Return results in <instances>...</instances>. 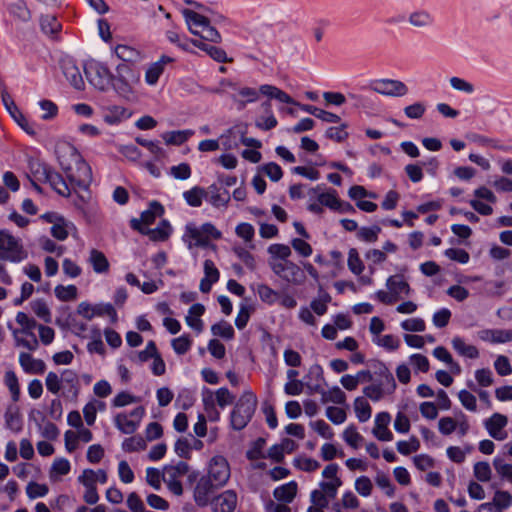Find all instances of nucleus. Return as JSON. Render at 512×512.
<instances>
[{"label": "nucleus", "instance_id": "54", "mask_svg": "<svg viewBox=\"0 0 512 512\" xmlns=\"http://www.w3.org/2000/svg\"><path fill=\"white\" fill-rule=\"evenodd\" d=\"M171 345L176 354L184 355L190 350L192 340L190 339L189 335L184 334L178 338L173 339Z\"/></svg>", "mask_w": 512, "mask_h": 512}, {"label": "nucleus", "instance_id": "27", "mask_svg": "<svg viewBox=\"0 0 512 512\" xmlns=\"http://www.w3.org/2000/svg\"><path fill=\"white\" fill-rule=\"evenodd\" d=\"M480 338L493 343H505L512 341V330L487 329L480 332Z\"/></svg>", "mask_w": 512, "mask_h": 512}, {"label": "nucleus", "instance_id": "46", "mask_svg": "<svg viewBox=\"0 0 512 512\" xmlns=\"http://www.w3.org/2000/svg\"><path fill=\"white\" fill-rule=\"evenodd\" d=\"M56 297L61 301H71L77 298V287L75 285H57L54 289Z\"/></svg>", "mask_w": 512, "mask_h": 512}, {"label": "nucleus", "instance_id": "19", "mask_svg": "<svg viewBox=\"0 0 512 512\" xmlns=\"http://www.w3.org/2000/svg\"><path fill=\"white\" fill-rule=\"evenodd\" d=\"M111 50L119 59L127 64L133 65L134 63L140 62L144 59L143 52L138 47L132 45L117 44L111 47Z\"/></svg>", "mask_w": 512, "mask_h": 512}, {"label": "nucleus", "instance_id": "21", "mask_svg": "<svg viewBox=\"0 0 512 512\" xmlns=\"http://www.w3.org/2000/svg\"><path fill=\"white\" fill-rule=\"evenodd\" d=\"M19 364L27 374H43L46 370V364L43 360L35 359L26 352L20 353Z\"/></svg>", "mask_w": 512, "mask_h": 512}, {"label": "nucleus", "instance_id": "61", "mask_svg": "<svg viewBox=\"0 0 512 512\" xmlns=\"http://www.w3.org/2000/svg\"><path fill=\"white\" fill-rule=\"evenodd\" d=\"M268 252L283 261H288L287 259L291 255V249L288 245L285 244H271L268 247Z\"/></svg>", "mask_w": 512, "mask_h": 512}, {"label": "nucleus", "instance_id": "48", "mask_svg": "<svg viewBox=\"0 0 512 512\" xmlns=\"http://www.w3.org/2000/svg\"><path fill=\"white\" fill-rule=\"evenodd\" d=\"M239 95L245 100L237 99L235 96L233 100L238 104L239 109H243L247 103L255 102L258 99V92L254 88L244 87L239 90Z\"/></svg>", "mask_w": 512, "mask_h": 512}, {"label": "nucleus", "instance_id": "18", "mask_svg": "<svg viewBox=\"0 0 512 512\" xmlns=\"http://www.w3.org/2000/svg\"><path fill=\"white\" fill-rule=\"evenodd\" d=\"M173 62L174 58L162 55L159 60L148 65L145 71V82L150 86L156 85L166 66L171 65Z\"/></svg>", "mask_w": 512, "mask_h": 512}, {"label": "nucleus", "instance_id": "8", "mask_svg": "<svg viewBox=\"0 0 512 512\" xmlns=\"http://www.w3.org/2000/svg\"><path fill=\"white\" fill-rule=\"evenodd\" d=\"M209 479L216 488L223 487L230 478V466L225 457L214 456L209 463L208 473L204 476Z\"/></svg>", "mask_w": 512, "mask_h": 512}, {"label": "nucleus", "instance_id": "28", "mask_svg": "<svg viewBox=\"0 0 512 512\" xmlns=\"http://www.w3.org/2000/svg\"><path fill=\"white\" fill-rule=\"evenodd\" d=\"M259 91L263 95H265L269 98H272V99H276L279 102L286 103V104H292V105L297 104V102L291 96H289L286 92L282 91L281 89H279L275 86L265 84V85L260 86Z\"/></svg>", "mask_w": 512, "mask_h": 512}, {"label": "nucleus", "instance_id": "51", "mask_svg": "<svg viewBox=\"0 0 512 512\" xmlns=\"http://www.w3.org/2000/svg\"><path fill=\"white\" fill-rule=\"evenodd\" d=\"M145 448V440L139 435L126 438L122 442V449L126 452L140 451L144 450Z\"/></svg>", "mask_w": 512, "mask_h": 512}, {"label": "nucleus", "instance_id": "42", "mask_svg": "<svg viewBox=\"0 0 512 512\" xmlns=\"http://www.w3.org/2000/svg\"><path fill=\"white\" fill-rule=\"evenodd\" d=\"M347 265L349 270L355 275H360L363 272L365 267L356 248L349 250Z\"/></svg>", "mask_w": 512, "mask_h": 512}, {"label": "nucleus", "instance_id": "12", "mask_svg": "<svg viewBox=\"0 0 512 512\" xmlns=\"http://www.w3.org/2000/svg\"><path fill=\"white\" fill-rule=\"evenodd\" d=\"M371 89L376 93L392 97H400L408 93L405 83L392 79L376 80L371 84Z\"/></svg>", "mask_w": 512, "mask_h": 512}, {"label": "nucleus", "instance_id": "39", "mask_svg": "<svg viewBox=\"0 0 512 512\" xmlns=\"http://www.w3.org/2000/svg\"><path fill=\"white\" fill-rule=\"evenodd\" d=\"M30 305H31L32 311L38 318L43 320L45 323L51 322L52 318H51L50 309L43 299L33 300L30 303Z\"/></svg>", "mask_w": 512, "mask_h": 512}, {"label": "nucleus", "instance_id": "38", "mask_svg": "<svg viewBox=\"0 0 512 512\" xmlns=\"http://www.w3.org/2000/svg\"><path fill=\"white\" fill-rule=\"evenodd\" d=\"M354 411L360 422H366L370 419L372 409L367 400L363 397H357L354 400Z\"/></svg>", "mask_w": 512, "mask_h": 512}, {"label": "nucleus", "instance_id": "55", "mask_svg": "<svg viewBox=\"0 0 512 512\" xmlns=\"http://www.w3.org/2000/svg\"><path fill=\"white\" fill-rule=\"evenodd\" d=\"M494 504L499 512L507 509L512 505V495L508 491L498 490L493 497Z\"/></svg>", "mask_w": 512, "mask_h": 512}, {"label": "nucleus", "instance_id": "23", "mask_svg": "<svg viewBox=\"0 0 512 512\" xmlns=\"http://www.w3.org/2000/svg\"><path fill=\"white\" fill-rule=\"evenodd\" d=\"M187 238L194 240V246L198 247H211L212 249L216 248V245L210 244L208 237L201 236L198 232V227L194 223H188L185 227V233L183 236V240L187 242ZM193 244L191 242L188 243V247L192 248Z\"/></svg>", "mask_w": 512, "mask_h": 512}, {"label": "nucleus", "instance_id": "62", "mask_svg": "<svg viewBox=\"0 0 512 512\" xmlns=\"http://www.w3.org/2000/svg\"><path fill=\"white\" fill-rule=\"evenodd\" d=\"M372 488V482L367 476H360L355 481V489L363 497H368L372 492Z\"/></svg>", "mask_w": 512, "mask_h": 512}, {"label": "nucleus", "instance_id": "52", "mask_svg": "<svg viewBox=\"0 0 512 512\" xmlns=\"http://www.w3.org/2000/svg\"><path fill=\"white\" fill-rule=\"evenodd\" d=\"M266 444V441L264 438H258L255 440L251 447L246 452V457L249 460H258L262 458H266V456L263 453L264 446Z\"/></svg>", "mask_w": 512, "mask_h": 512}, {"label": "nucleus", "instance_id": "58", "mask_svg": "<svg viewBox=\"0 0 512 512\" xmlns=\"http://www.w3.org/2000/svg\"><path fill=\"white\" fill-rule=\"evenodd\" d=\"M397 450L402 455H409L412 452L418 451L420 448V442L416 437H411L409 441H398Z\"/></svg>", "mask_w": 512, "mask_h": 512}, {"label": "nucleus", "instance_id": "50", "mask_svg": "<svg viewBox=\"0 0 512 512\" xmlns=\"http://www.w3.org/2000/svg\"><path fill=\"white\" fill-rule=\"evenodd\" d=\"M211 332L213 335L220 336L227 340H230L234 337V329L231 324L226 321H221L212 325Z\"/></svg>", "mask_w": 512, "mask_h": 512}, {"label": "nucleus", "instance_id": "17", "mask_svg": "<svg viewBox=\"0 0 512 512\" xmlns=\"http://www.w3.org/2000/svg\"><path fill=\"white\" fill-rule=\"evenodd\" d=\"M507 423L508 419L505 415L494 413L490 418L484 421V426L492 438L503 441L507 438V433L503 431Z\"/></svg>", "mask_w": 512, "mask_h": 512}, {"label": "nucleus", "instance_id": "5", "mask_svg": "<svg viewBox=\"0 0 512 512\" xmlns=\"http://www.w3.org/2000/svg\"><path fill=\"white\" fill-rule=\"evenodd\" d=\"M257 405V398L251 391H245L230 414L231 427L240 431L250 422Z\"/></svg>", "mask_w": 512, "mask_h": 512}, {"label": "nucleus", "instance_id": "49", "mask_svg": "<svg viewBox=\"0 0 512 512\" xmlns=\"http://www.w3.org/2000/svg\"><path fill=\"white\" fill-rule=\"evenodd\" d=\"M339 200L340 199L337 196V191L334 189L320 193L318 195V202H320L321 205L328 207L333 211L336 210L337 205L339 204Z\"/></svg>", "mask_w": 512, "mask_h": 512}, {"label": "nucleus", "instance_id": "34", "mask_svg": "<svg viewBox=\"0 0 512 512\" xmlns=\"http://www.w3.org/2000/svg\"><path fill=\"white\" fill-rule=\"evenodd\" d=\"M115 426L124 434H133L139 427L137 421L129 419L128 414L119 413L114 417Z\"/></svg>", "mask_w": 512, "mask_h": 512}, {"label": "nucleus", "instance_id": "13", "mask_svg": "<svg viewBox=\"0 0 512 512\" xmlns=\"http://www.w3.org/2000/svg\"><path fill=\"white\" fill-rule=\"evenodd\" d=\"M63 391L61 396L70 402H76L80 392V383L77 373L71 369H64L61 372Z\"/></svg>", "mask_w": 512, "mask_h": 512}, {"label": "nucleus", "instance_id": "10", "mask_svg": "<svg viewBox=\"0 0 512 512\" xmlns=\"http://www.w3.org/2000/svg\"><path fill=\"white\" fill-rule=\"evenodd\" d=\"M36 174L39 175V179H43L44 181L48 182L53 190H55L59 195L63 197L70 196L71 191L67 182L58 172L54 171L49 166H39Z\"/></svg>", "mask_w": 512, "mask_h": 512}, {"label": "nucleus", "instance_id": "31", "mask_svg": "<svg viewBox=\"0 0 512 512\" xmlns=\"http://www.w3.org/2000/svg\"><path fill=\"white\" fill-rule=\"evenodd\" d=\"M188 471L189 466L183 461H179L176 465H166L162 472V480H178L179 477L186 475Z\"/></svg>", "mask_w": 512, "mask_h": 512}, {"label": "nucleus", "instance_id": "4", "mask_svg": "<svg viewBox=\"0 0 512 512\" xmlns=\"http://www.w3.org/2000/svg\"><path fill=\"white\" fill-rule=\"evenodd\" d=\"M112 78L113 89L118 95L129 99L134 94V87L140 81V73L134 65L121 63L116 66Z\"/></svg>", "mask_w": 512, "mask_h": 512}, {"label": "nucleus", "instance_id": "47", "mask_svg": "<svg viewBox=\"0 0 512 512\" xmlns=\"http://www.w3.org/2000/svg\"><path fill=\"white\" fill-rule=\"evenodd\" d=\"M343 439L345 442L354 449L359 447L360 442L363 441V436L357 431L354 425L348 426L343 432Z\"/></svg>", "mask_w": 512, "mask_h": 512}, {"label": "nucleus", "instance_id": "1", "mask_svg": "<svg viewBox=\"0 0 512 512\" xmlns=\"http://www.w3.org/2000/svg\"><path fill=\"white\" fill-rule=\"evenodd\" d=\"M181 13L189 32H198L197 29L218 32V29L234 28L231 20L209 5H197V10L183 8Z\"/></svg>", "mask_w": 512, "mask_h": 512}, {"label": "nucleus", "instance_id": "64", "mask_svg": "<svg viewBox=\"0 0 512 512\" xmlns=\"http://www.w3.org/2000/svg\"><path fill=\"white\" fill-rule=\"evenodd\" d=\"M259 298L268 304H273L278 298V293L270 288L268 285L261 284L257 288Z\"/></svg>", "mask_w": 512, "mask_h": 512}, {"label": "nucleus", "instance_id": "44", "mask_svg": "<svg viewBox=\"0 0 512 512\" xmlns=\"http://www.w3.org/2000/svg\"><path fill=\"white\" fill-rule=\"evenodd\" d=\"M192 133L190 130L166 132L163 139L168 145H181Z\"/></svg>", "mask_w": 512, "mask_h": 512}, {"label": "nucleus", "instance_id": "56", "mask_svg": "<svg viewBox=\"0 0 512 512\" xmlns=\"http://www.w3.org/2000/svg\"><path fill=\"white\" fill-rule=\"evenodd\" d=\"M474 476L481 482L491 479V468L488 462L480 461L474 464Z\"/></svg>", "mask_w": 512, "mask_h": 512}, {"label": "nucleus", "instance_id": "14", "mask_svg": "<svg viewBox=\"0 0 512 512\" xmlns=\"http://www.w3.org/2000/svg\"><path fill=\"white\" fill-rule=\"evenodd\" d=\"M1 98H2V102H3V105L5 106L6 110L9 112V114L12 116V118L18 123V125L24 131H26L28 134H31V135L35 134V130L29 124L28 120L21 113V111L18 109L13 98L7 92L6 89H3L1 91Z\"/></svg>", "mask_w": 512, "mask_h": 512}, {"label": "nucleus", "instance_id": "7", "mask_svg": "<svg viewBox=\"0 0 512 512\" xmlns=\"http://www.w3.org/2000/svg\"><path fill=\"white\" fill-rule=\"evenodd\" d=\"M84 71L93 87L103 92L111 89L113 73L107 65L98 61H90L85 65Z\"/></svg>", "mask_w": 512, "mask_h": 512}, {"label": "nucleus", "instance_id": "36", "mask_svg": "<svg viewBox=\"0 0 512 512\" xmlns=\"http://www.w3.org/2000/svg\"><path fill=\"white\" fill-rule=\"evenodd\" d=\"M41 32H61V21L52 14L42 15L39 20Z\"/></svg>", "mask_w": 512, "mask_h": 512}, {"label": "nucleus", "instance_id": "24", "mask_svg": "<svg viewBox=\"0 0 512 512\" xmlns=\"http://www.w3.org/2000/svg\"><path fill=\"white\" fill-rule=\"evenodd\" d=\"M297 483L295 481H290L286 484L278 486L273 491V496L277 501L283 503H291L297 494Z\"/></svg>", "mask_w": 512, "mask_h": 512}, {"label": "nucleus", "instance_id": "60", "mask_svg": "<svg viewBox=\"0 0 512 512\" xmlns=\"http://www.w3.org/2000/svg\"><path fill=\"white\" fill-rule=\"evenodd\" d=\"M233 252L239 257V259L251 270L256 267V261L254 256L245 248L241 246L233 247Z\"/></svg>", "mask_w": 512, "mask_h": 512}, {"label": "nucleus", "instance_id": "6", "mask_svg": "<svg viewBox=\"0 0 512 512\" xmlns=\"http://www.w3.org/2000/svg\"><path fill=\"white\" fill-rule=\"evenodd\" d=\"M27 256L28 254L19 239L6 230H0V260L19 263Z\"/></svg>", "mask_w": 512, "mask_h": 512}, {"label": "nucleus", "instance_id": "43", "mask_svg": "<svg viewBox=\"0 0 512 512\" xmlns=\"http://www.w3.org/2000/svg\"><path fill=\"white\" fill-rule=\"evenodd\" d=\"M10 14L22 22H27L31 18V13L23 1H17L10 5Z\"/></svg>", "mask_w": 512, "mask_h": 512}, {"label": "nucleus", "instance_id": "26", "mask_svg": "<svg viewBox=\"0 0 512 512\" xmlns=\"http://www.w3.org/2000/svg\"><path fill=\"white\" fill-rule=\"evenodd\" d=\"M386 286L394 297L401 294L408 296L411 292L410 285L403 279L402 275H393L386 280Z\"/></svg>", "mask_w": 512, "mask_h": 512}, {"label": "nucleus", "instance_id": "40", "mask_svg": "<svg viewBox=\"0 0 512 512\" xmlns=\"http://www.w3.org/2000/svg\"><path fill=\"white\" fill-rule=\"evenodd\" d=\"M493 466L501 479L507 480L512 483V464H508L501 457H495Z\"/></svg>", "mask_w": 512, "mask_h": 512}, {"label": "nucleus", "instance_id": "41", "mask_svg": "<svg viewBox=\"0 0 512 512\" xmlns=\"http://www.w3.org/2000/svg\"><path fill=\"white\" fill-rule=\"evenodd\" d=\"M46 389L55 395H59L63 391L61 376L56 372L50 371L45 378Z\"/></svg>", "mask_w": 512, "mask_h": 512}, {"label": "nucleus", "instance_id": "30", "mask_svg": "<svg viewBox=\"0 0 512 512\" xmlns=\"http://www.w3.org/2000/svg\"><path fill=\"white\" fill-rule=\"evenodd\" d=\"M164 213V207L157 201H152L149 208L141 213L140 221L141 225L148 226L155 222L156 217L162 216Z\"/></svg>", "mask_w": 512, "mask_h": 512}, {"label": "nucleus", "instance_id": "35", "mask_svg": "<svg viewBox=\"0 0 512 512\" xmlns=\"http://www.w3.org/2000/svg\"><path fill=\"white\" fill-rule=\"evenodd\" d=\"M16 322L22 327L19 333L24 334L25 336H33V330L38 328L37 322L35 319L30 318L24 312H18L16 315Z\"/></svg>", "mask_w": 512, "mask_h": 512}, {"label": "nucleus", "instance_id": "45", "mask_svg": "<svg viewBox=\"0 0 512 512\" xmlns=\"http://www.w3.org/2000/svg\"><path fill=\"white\" fill-rule=\"evenodd\" d=\"M4 382L11 392L13 401L17 402L20 397V387L15 372L7 371L4 376Z\"/></svg>", "mask_w": 512, "mask_h": 512}, {"label": "nucleus", "instance_id": "20", "mask_svg": "<svg viewBox=\"0 0 512 512\" xmlns=\"http://www.w3.org/2000/svg\"><path fill=\"white\" fill-rule=\"evenodd\" d=\"M391 416L388 412H380L375 417V426L372 430L373 435L380 441H391L392 432L388 429Z\"/></svg>", "mask_w": 512, "mask_h": 512}, {"label": "nucleus", "instance_id": "25", "mask_svg": "<svg viewBox=\"0 0 512 512\" xmlns=\"http://www.w3.org/2000/svg\"><path fill=\"white\" fill-rule=\"evenodd\" d=\"M5 426L13 432H20L23 426L22 416L16 405H9L4 414Z\"/></svg>", "mask_w": 512, "mask_h": 512}, {"label": "nucleus", "instance_id": "22", "mask_svg": "<svg viewBox=\"0 0 512 512\" xmlns=\"http://www.w3.org/2000/svg\"><path fill=\"white\" fill-rule=\"evenodd\" d=\"M207 197L205 199L209 201L214 207H225L230 201V193L228 190L223 189L217 185L212 184L206 190Z\"/></svg>", "mask_w": 512, "mask_h": 512}, {"label": "nucleus", "instance_id": "32", "mask_svg": "<svg viewBox=\"0 0 512 512\" xmlns=\"http://www.w3.org/2000/svg\"><path fill=\"white\" fill-rule=\"evenodd\" d=\"M89 262L96 273H106L109 270V262L106 256L97 249L90 251Z\"/></svg>", "mask_w": 512, "mask_h": 512}, {"label": "nucleus", "instance_id": "15", "mask_svg": "<svg viewBox=\"0 0 512 512\" xmlns=\"http://www.w3.org/2000/svg\"><path fill=\"white\" fill-rule=\"evenodd\" d=\"M237 501V493L229 489L213 497L210 506L213 512H233L236 509Z\"/></svg>", "mask_w": 512, "mask_h": 512}, {"label": "nucleus", "instance_id": "11", "mask_svg": "<svg viewBox=\"0 0 512 512\" xmlns=\"http://www.w3.org/2000/svg\"><path fill=\"white\" fill-rule=\"evenodd\" d=\"M60 69L69 83L77 90L84 88V80L76 61L69 55H61L58 59Z\"/></svg>", "mask_w": 512, "mask_h": 512}, {"label": "nucleus", "instance_id": "2", "mask_svg": "<svg viewBox=\"0 0 512 512\" xmlns=\"http://www.w3.org/2000/svg\"><path fill=\"white\" fill-rule=\"evenodd\" d=\"M66 154L70 157V161L65 155L59 156L58 159L69 182L79 188L87 189L92 182L91 167L74 147H68Z\"/></svg>", "mask_w": 512, "mask_h": 512}, {"label": "nucleus", "instance_id": "33", "mask_svg": "<svg viewBox=\"0 0 512 512\" xmlns=\"http://www.w3.org/2000/svg\"><path fill=\"white\" fill-rule=\"evenodd\" d=\"M452 346L455 349V351L461 356L470 359H475L479 356L478 349L473 345L466 344L465 341L460 337H454L452 339Z\"/></svg>", "mask_w": 512, "mask_h": 512}, {"label": "nucleus", "instance_id": "16", "mask_svg": "<svg viewBox=\"0 0 512 512\" xmlns=\"http://www.w3.org/2000/svg\"><path fill=\"white\" fill-rule=\"evenodd\" d=\"M216 486L207 478L202 476L196 483L193 497L195 503L199 507H205L210 504L212 500V495L216 490Z\"/></svg>", "mask_w": 512, "mask_h": 512}, {"label": "nucleus", "instance_id": "37", "mask_svg": "<svg viewBox=\"0 0 512 512\" xmlns=\"http://www.w3.org/2000/svg\"><path fill=\"white\" fill-rule=\"evenodd\" d=\"M183 197L186 202L192 207H200L202 205L203 198L207 197L206 190L201 187H193L183 193Z\"/></svg>", "mask_w": 512, "mask_h": 512}, {"label": "nucleus", "instance_id": "53", "mask_svg": "<svg viewBox=\"0 0 512 512\" xmlns=\"http://www.w3.org/2000/svg\"><path fill=\"white\" fill-rule=\"evenodd\" d=\"M381 228L377 225L372 227H361L357 232V237L365 242L374 243L378 239Z\"/></svg>", "mask_w": 512, "mask_h": 512}, {"label": "nucleus", "instance_id": "57", "mask_svg": "<svg viewBox=\"0 0 512 512\" xmlns=\"http://www.w3.org/2000/svg\"><path fill=\"white\" fill-rule=\"evenodd\" d=\"M375 482L379 488L383 489L388 497H393L395 493V487L391 483L388 475L383 472H378L375 477Z\"/></svg>", "mask_w": 512, "mask_h": 512}, {"label": "nucleus", "instance_id": "29", "mask_svg": "<svg viewBox=\"0 0 512 512\" xmlns=\"http://www.w3.org/2000/svg\"><path fill=\"white\" fill-rule=\"evenodd\" d=\"M283 280L294 285H300L305 281V274L301 268L292 261H286Z\"/></svg>", "mask_w": 512, "mask_h": 512}, {"label": "nucleus", "instance_id": "63", "mask_svg": "<svg viewBox=\"0 0 512 512\" xmlns=\"http://www.w3.org/2000/svg\"><path fill=\"white\" fill-rule=\"evenodd\" d=\"M262 172L268 176L272 181H279L283 176V171L281 167L274 163L270 162L261 167Z\"/></svg>", "mask_w": 512, "mask_h": 512}, {"label": "nucleus", "instance_id": "3", "mask_svg": "<svg viewBox=\"0 0 512 512\" xmlns=\"http://www.w3.org/2000/svg\"><path fill=\"white\" fill-rule=\"evenodd\" d=\"M194 36L193 38H189L187 34H170L169 39L184 51L195 52L196 49H199L218 62L226 61V53L224 50L207 43V39L204 38L202 34H194Z\"/></svg>", "mask_w": 512, "mask_h": 512}, {"label": "nucleus", "instance_id": "59", "mask_svg": "<svg viewBox=\"0 0 512 512\" xmlns=\"http://www.w3.org/2000/svg\"><path fill=\"white\" fill-rule=\"evenodd\" d=\"M48 491L49 489L46 484H39L33 481L29 482L26 487V493L30 499L44 497Z\"/></svg>", "mask_w": 512, "mask_h": 512}, {"label": "nucleus", "instance_id": "9", "mask_svg": "<svg viewBox=\"0 0 512 512\" xmlns=\"http://www.w3.org/2000/svg\"><path fill=\"white\" fill-rule=\"evenodd\" d=\"M130 226L142 235L149 236L152 241H166L172 232V227L167 220H162L156 228L151 229L141 225V221L137 218H133L130 220Z\"/></svg>", "mask_w": 512, "mask_h": 512}]
</instances>
